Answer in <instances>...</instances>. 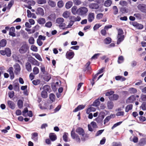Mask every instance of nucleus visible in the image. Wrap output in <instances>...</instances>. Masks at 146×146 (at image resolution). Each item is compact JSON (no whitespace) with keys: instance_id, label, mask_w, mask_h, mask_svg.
<instances>
[{"instance_id":"ea45409f","label":"nucleus","mask_w":146,"mask_h":146,"mask_svg":"<svg viewBox=\"0 0 146 146\" xmlns=\"http://www.w3.org/2000/svg\"><path fill=\"white\" fill-rule=\"evenodd\" d=\"M48 4L52 7H54L56 6V3L51 0H49L48 1Z\"/></svg>"},{"instance_id":"f03ea898","label":"nucleus","mask_w":146,"mask_h":146,"mask_svg":"<svg viewBox=\"0 0 146 146\" xmlns=\"http://www.w3.org/2000/svg\"><path fill=\"white\" fill-rule=\"evenodd\" d=\"M29 48L28 44H26L25 42H24L19 49V52L21 54H24L29 50Z\"/></svg>"},{"instance_id":"49530a36","label":"nucleus","mask_w":146,"mask_h":146,"mask_svg":"<svg viewBox=\"0 0 146 146\" xmlns=\"http://www.w3.org/2000/svg\"><path fill=\"white\" fill-rule=\"evenodd\" d=\"M51 87L52 90L55 92L57 90V88H56V85H55V83L53 82L51 83Z\"/></svg>"},{"instance_id":"c756f323","label":"nucleus","mask_w":146,"mask_h":146,"mask_svg":"<svg viewBox=\"0 0 146 146\" xmlns=\"http://www.w3.org/2000/svg\"><path fill=\"white\" fill-rule=\"evenodd\" d=\"M26 68L27 71L31 72L32 70L31 64L29 62H27L26 63Z\"/></svg>"},{"instance_id":"58836bf2","label":"nucleus","mask_w":146,"mask_h":146,"mask_svg":"<svg viewBox=\"0 0 146 146\" xmlns=\"http://www.w3.org/2000/svg\"><path fill=\"white\" fill-rule=\"evenodd\" d=\"M33 55L35 56V57L40 61H42V60L40 56L38 53H32Z\"/></svg>"},{"instance_id":"5fc2aeb1","label":"nucleus","mask_w":146,"mask_h":146,"mask_svg":"<svg viewBox=\"0 0 146 146\" xmlns=\"http://www.w3.org/2000/svg\"><path fill=\"white\" fill-rule=\"evenodd\" d=\"M71 135L72 138L73 139H75V138L78 135L76 134L74 131L73 129L71 132Z\"/></svg>"},{"instance_id":"f8f14e48","label":"nucleus","mask_w":146,"mask_h":146,"mask_svg":"<svg viewBox=\"0 0 146 146\" xmlns=\"http://www.w3.org/2000/svg\"><path fill=\"white\" fill-rule=\"evenodd\" d=\"M31 139L35 142H37L38 141V134L37 132H34L32 133Z\"/></svg>"},{"instance_id":"5701e85b","label":"nucleus","mask_w":146,"mask_h":146,"mask_svg":"<svg viewBox=\"0 0 146 146\" xmlns=\"http://www.w3.org/2000/svg\"><path fill=\"white\" fill-rule=\"evenodd\" d=\"M47 18L50 21H54L56 18V15L55 13H52L49 15Z\"/></svg>"},{"instance_id":"c9c22d12","label":"nucleus","mask_w":146,"mask_h":146,"mask_svg":"<svg viewBox=\"0 0 146 146\" xmlns=\"http://www.w3.org/2000/svg\"><path fill=\"white\" fill-rule=\"evenodd\" d=\"M14 90L16 91H19V85L18 83H15L14 86Z\"/></svg>"},{"instance_id":"a19ab883","label":"nucleus","mask_w":146,"mask_h":146,"mask_svg":"<svg viewBox=\"0 0 146 146\" xmlns=\"http://www.w3.org/2000/svg\"><path fill=\"white\" fill-rule=\"evenodd\" d=\"M42 89L43 90L46 91L47 92H50V86L48 85H46L44 86L43 87Z\"/></svg>"},{"instance_id":"37998d69","label":"nucleus","mask_w":146,"mask_h":146,"mask_svg":"<svg viewBox=\"0 0 146 146\" xmlns=\"http://www.w3.org/2000/svg\"><path fill=\"white\" fill-rule=\"evenodd\" d=\"M74 22V21H73L72 20H70V23H69L68 25L66 27L62 28V29L64 30L65 29H67L68 28L70 27L73 25Z\"/></svg>"},{"instance_id":"f704fd0d","label":"nucleus","mask_w":146,"mask_h":146,"mask_svg":"<svg viewBox=\"0 0 146 146\" xmlns=\"http://www.w3.org/2000/svg\"><path fill=\"white\" fill-rule=\"evenodd\" d=\"M49 99L52 102H53L55 101V96L53 93H50L49 96Z\"/></svg>"},{"instance_id":"09e8293b","label":"nucleus","mask_w":146,"mask_h":146,"mask_svg":"<svg viewBox=\"0 0 146 146\" xmlns=\"http://www.w3.org/2000/svg\"><path fill=\"white\" fill-rule=\"evenodd\" d=\"M143 111L146 110V102H143L142 103L140 107Z\"/></svg>"},{"instance_id":"603ef678","label":"nucleus","mask_w":146,"mask_h":146,"mask_svg":"<svg viewBox=\"0 0 146 146\" xmlns=\"http://www.w3.org/2000/svg\"><path fill=\"white\" fill-rule=\"evenodd\" d=\"M29 61L31 63L33 64L34 65L35 63V59L32 56H31L30 57H29L28 58Z\"/></svg>"},{"instance_id":"7c9ffc66","label":"nucleus","mask_w":146,"mask_h":146,"mask_svg":"<svg viewBox=\"0 0 146 146\" xmlns=\"http://www.w3.org/2000/svg\"><path fill=\"white\" fill-rule=\"evenodd\" d=\"M46 22L45 19L43 18H40L37 21V22L40 24H44Z\"/></svg>"},{"instance_id":"4c0bfd02","label":"nucleus","mask_w":146,"mask_h":146,"mask_svg":"<svg viewBox=\"0 0 146 146\" xmlns=\"http://www.w3.org/2000/svg\"><path fill=\"white\" fill-rule=\"evenodd\" d=\"M64 21V19L63 18H58L56 19V23L58 24H61Z\"/></svg>"},{"instance_id":"412c9836","label":"nucleus","mask_w":146,"mask_h":146,"mask_svg":"<svg viewBox=\"0 0 146 146\" xmlns=\"http://www.w3.org/2000/svg\"><path fill=\"white\" fill-rule=\"evenodd\" d=\"M7 104L9 108L11 109L14 110L15 108V104L14 103L10 100L7 101Z\"/></svg>"},{"instance_id":"79ce46f5","label":"nucleus","mask_w":146,"mask_h":146,"mask_svg":"<svg viewBox=\"0 0 146 146\" xmlns=\"http://www.w3.org/2000/svg\"><path fill=\"white\" fill-rule=\"evenodd\" d=\"M68 134L67 133L65 132L64 133V135H63V140L66 142L68 141Z\"/></svg>"},{"instance_id":"6e6d98bb","label":"nucleus","mask_w":146,"mask_h":146,"mask_svg":"<svg viewBox=\"0 0 146 146\" xmlns=\"http://www.w3.org/2000/svg\"><path fill=\"white\" fill-rule=\"evenodd\" d=\"M64 5L63 2L62 0L59 1L57 3V6L59 8H61Z\"/></svg>"},{"instance_id":"13d9d810","label":"nucleus","mask_w":146,"mask_h":146,"mask_svg":"<svg viewBox=\"0 0 146 146\" xmlns=\"http://www.w3.org/2000/svg\"><path fill=\"white\" fill-rule=\"evenodd\" d=\"M29 42L31 44H33L35 42V39L33 37H31L29 39Z\"/></svg>"},{"instance_id":"1a4fd4ad","label":"nucleus","mask_w":146,"mask_h":146,"mask_svg":"<svg viewBox=\"0 0 146 146\" xmlns=\"http://www.w3.org/2000/svg\"><path fill=\"white\" fill-rule=\"evenodd\" d=\"M76 132L78 133L80 135H81L82 136L84 135L85 131L83 129L82 127H77L76 130Z\"/></svg>"},{"instance_id":"f257e3e1","label":"nucleus","mask_w":146,"mask_h":146,"mask_svg":"<svg viewBox=\"0 0 146 146\" xmlns=\"http://www.w3.org/2000/svg\"><path fill=\"white\" fill-rule=\"evenodd\" d=\"M105 115V113L103 111H101L100 113L98 116L94 120L96 121L100 125L102 126L103 125V119Z\"/></svg>"},{"instance_id":"393cba45","label":"nucleus","mask_w":146,"mask_h":146,"mask_svg":"<svg viewBox=\"0 0 146 146\" xmlns=\"http://www.w3.org/2000/svg\"><path fill=\"white\" fill-rule=\"evenodd\" d=\"M111 38L110 37H108L104 40V42L106 44H108L111 43Z\"/></svg>"},{"instance_id":"f3484780","label":"nucleus","mask_w":146,"mask_h":146,"mask_svg":"<svg viewBox=\"0 0 146 146\" xmlns=\"http://www.w3.org/2000/svg\"><path fill=\"white\" fill-rule=\"evenodd\" d=\"M89 7L92 9H98L99 8V6L96 3H92L89 5Z\"/></svg>"},{"instance_id":"4d7b16f0","label":"nucleus","mask_w":146,"mask_h":146,"mask_svg":"<svg viewBox=\"0 0 146 146\" xmlns=\"http://www.w3.org/2000/svg\"><path fill=\"white\" fill-rule=\"evenodd\" d=\"M31 49L34 51V52H37L38 51V49L37 47L35 46V45H32L31 46Z\"/></svg>"},{"instance_id":"a211bd4d","label":"nucleus","mask_w":146,"mask_h":146,"mask_svg":"<svg viewBox=\"0 0 146 146\" xmlns=\"http://www.w3.org/2000/svg\"><path fill=\"white\" fill-rule=\"evenodd\" d=\"M85 106L83 105H78L73 111V112H76L78 111L83 109L85 107Z\"/></svg>"},{"instance_id":"9d476101","label":"nucleus","mask_w":146,"mask_h":146,"mask_svg":"<svg viewBox=\"0 0 146 146\" xmlns=\"http://www.w3.org/2000/svg\"><path fill=\"white\" fill-rule=\"evenodd\" d=\"M136 100V97L134 95H132L129 97L126 100V103H131L133 102Z\"/></svg>"},{"instance_id":"473e14b6","label":"nucleus","mask_w":146,"mask_h":146,"mask_svg":"<svg viewBox=\"0 0 146 146\" xmlns=\"http://www.w3.org/2000/svg\"><path fill=\"white\" fill-rule=\"evenodd\" d=\"M100 103L99 99L98 98L94 101L92 106L95 107L98 106L100 105Z\"/></svg>"},{"instance_id":"a878e982","label":"nucleus","mask_w":146,"mask_h":146,"mask_svg":"<svg viewBox=\"0 0 146 146\" xmlns=\"http://www.w3.org/2000/svg\"><path fill=\"white\" fill-rule=\"evenodd\" d=\"M114 106V104L113 102L108 101L107 103V107L109 110H111Z\"/></svg>"},{"instance_id":"4be33fe9","label":"nucleus","mask_w":146,"mask_h":146,"mask_svg":"<svg viewBox=\"0 0 146 146\" xmlns=\"http://www.w3.org/2000/svg\"><path fill=\"white\" fill-rule=\"evenodd\" d=\"M77 9V7L76 6H73L71 9L72 13L74 15H75L76 14H78V9Z\"/></svg>"},{"instance_id":"864d4df0","label":"nucleus","mask_w":146,"mask_h":146,"mask_svg":"<svg viewBox=\"0 0 146 146\" xmlns=\"http://www.w3.org/2000/svg\"><path fill=\"white\" fill-rule=\"evenodd\" d=\"M100 53H98L94 54L91 58V60L96 59L98 58V56L101 54Z\"/></svg>"},{"instance_id":"2f4dec72","label":"nucleus","mask_w":146,"mask_h":146,"mask_svg":"<svg viewBox=\"0 0 146 146\" xmlns=\"http://www.w3.org/2000/svg\"><path fill=\"white\" fill-rule=\"evenodd\" d=\"M41 96L43 98H46L48 97V94L46 91L43 90L41 94Z\"/></svg>"},{"instance_id":"c85d7f7f","label":"nucleus","mask_w":146,"mask_h":146,"mask_svg":"<svg viewBox=\"0 0 146 146\" xmlns=\"http://www.w3.org/2000/svg\"><path fill=\"white\" fill-rule=\"evenodd\" d=\"M112 3L111 0H107L105 1L104 3V5L106 7L110 6Z\"/></svg>"},{"instance_id":"6ab92c4d","label":"nucleus","mask_w":146,"mask_h":146,"mask_svg":"<svg viewBox=\"0 0 146 146\" xmlns=\"http://www.w3.org/2000/svg\"><path fill=\"white\" fill-rule=\"evenodd\" d=\"M117 44H119L121 42H122L124 39V36L122 35V36H117Z\"/></svg>"},{"instance_id":"39448f33","label":"nucleus","mask_w":146,"mask_h":146,"mask_svg":"<svg viewBox=\"0 0 146 146\" xmlns=\"http://www.w3.org/2000/svg\"><path fill=\"white\" fill-rule=\"evenodd\" d=\"M138 9L141 12L146 13V5L144 4H140L137 6Z\"/></svg>"},{"instance_id":"de8ad7c7","label":"nucleus","mask_w":146,"mask_h":146,"mask_svg":"<svg viewBox=\"0 0 146 146\" xmlns=\"http://www.w3.org/2000/svg\"><path fill=\"white\" fill-rule=\"evenodd\" d=\"M113 9L114 10L113 14L114 15L117 14L118 11V9L116 6H114L113 7Z\"/></svg>"},{"instance_id":"c03bdc74","label":"nucleus","mask_w":146,"mask_h":146,"mask_svg":"<svg viewBox=\"0 0 146 146\" xmlns=\"http://www.w3.org/2000/svg\"><path fill=\"white\" fill-rule=\"evenodd\" d=\"M120 11L123 14L127 13L128 12V9H127L125 7H121L120 9Z\"/></svg>"},{"instance_id":"b1692460","label":"nucleus","mask_w":146,"mask_h":146,"mask_svg":"<svg viewBox=\"0 0 146 146\" xmlns=\"http://www.w3.org/2000/svg\"><path fill=\"white\" fill-rule=\"evenodd\" d=\"M72 5L73 3L71 1H69L66 3L65 7L67 9H69L72 6Z\"/></svg>"},{"instance_id":"ddd939ff","label":"nucleus","mask_w":146,"mask_h":146,"mask_svg":"<svg viewBox=\"0 0 146 146\" xmlns=\"http://www.w3.org/2000/svg\"><path fill=\"white\" fill-rule=\"evenodd\" d=\"M13 68L12 67H10L7 72H9L10 75V78L11 80H13L14 78V75L13 71Z\"/></svg>"},{"instance_id":"052dcab7","label":"nucleus","mask_w":146,"mask_h":146,"mask_svg":"<svg viewBox=\"0 0 146 146\" xmlns=\"http://www.w3.org/2000/svg\"><path fill=\"white\" fill-rule=\"evenodd\" d=\"M104 129H102L100 130H99L97 131L96 133L95 134V136H98L100 135H101L102 133L104 132Z\"/></svg>"},{"instance_id":"dca6fc26","label":"nucleus","mask_w":146,"mask_h":146,"mask_svg":"<svg viewBox=\"0 0 146 146\" xmlns=\"http://www.w3.org/2000/svg\"><path fill=\"white\" fill-rule=\"evenodd\" d=\"M49 137L52 141H54L57 139V136L54 133H50L49 134Z\"/></svg>"},{"instance_id":"6e6552de","label":"nucleus","mask_w":146,"mask_h":146,"mask_svg":"<svg viewBox=\"0 0 146 146\" xmlns=\"http://www.w3.org/2000/svg\"><path fill=\"white\" fill-rule=\"evenodd\" d=\"M146 144V137L141 138L139 142L136 144V146H143Z\"/></svg>"},{"instance_id":"0e129e2a","label":"nucleus","mask_w":146,"mask_h":146,"mask_svg":"<svg viewBox=\"0 0 146 146\" xmlns=\"http://www.w3.org/2000/svg\"><path fill=\"white\" fill-rule=\"evenodd\" d=\"M82 137L81 138V139L82 141H85L86 140V139L88 138L89 137V135L88 134H86L84 135V136H82Z\"/></svg>"},{"instance_id":"aec40b11","label":"nucleus","mask_w":146,"mask_h":146,"mask_svg":"<svg viewBox=\"0 0 146 146\" xmlns=\"http://www.w3.org/2000/svg\"><path fill=\"white\" fill-rule=\"evenodd\" d=\"M119 97V96L117 94H113L112 96L109 97V98L110 100H116L118 99Z\"/></svg>"},{"instance_id":"338daca9","label":"nucleus","mask_w":146,"mask_h":146,"mask_svg":"<svg viewBox=\"0 0 146 146\" xmlns=\"http://www.w3.org/2000/svg\"><path fill=\"white\" fill-rule=\"evenodd\" d=\"M111 117L110 116H107L104 120V124H105L106 123L108 122L111 119Z\"/></svg>"},{"instance_id":"8fccbe9b","label":"nucleus","mask_w":146,"mask_h":146,"mask_svg":"<svg viewBox=\"0 0 146 146\" xmlns=\"http://www.w3.org/2000/svg\"><path fill=\"white\" fill-rule=\"evenodd\" d=\"M14 3V0H11L8 5L7 9H9L13 5Z\"/></svg>"},{"instance_id":"bf43d9fd","label":"nucleus","mask_w":146,"mask_h":146,"mask_svg":"<svg viewBox=\"0 0 146 146\" xmlns=\"http://www.w3.org/2000/svg\"><path fill=\"white\" fill-rule=\"evenodd\" d=\"M129 90L130 91V93L134 94L137 93V91L136 89L133 88H130Z\"/></svg>"},{"instance_id":"69168bd1","label":"nucleus","mask_w":146,"mask_h":146,"mask_svg":"<svg viewBox=\"0 0 146 146\" xmlns=\"http://www.w3.org/2000/svg\"><path fill=\"white\" fill-rule=\"evenodd\" d=\"M32 83L35 85H37L38 84L40 83V80L39 79L34 80L32 81Z\"/></svg>"},{"instance_id":"4468645a","label":"nucleus","mask_w":146,"mask_h":146,"mask_svg":"<svg viewBox=\"0 0 146 146\" xmlns=\"http://www.w3.org/2000/svg\"><path fill=\"white\" fill-rule=\"evenodd\" d=\"M36 13L37 15H40L42 16H43L44 15V11L42 8L38 7L37 9Z\"/></svg>"},{"instance_id":"7ed1b4c3","label":"nucleus","mask_w":146,"mask_h":146,"mask_svg":"<svg viewBox=\"0 0 146 146\" xmlns=\"http://www.w3.org/2000/svg\"><path fill=\"white\" fill-rule=\"evenodd\" d=\"M0 53L3 56L6 55L7 57H10L11 54V50L9 48H5V50H1L0 51Z\"/></svg>"},{"instance_id":"680f3d73","label":"nucleus","mask_w":146,"mask_h":146,"mask_svg":"<svg viewBox=\"0 0 146 146\" xmlns=\"http://www.w3.org/2000/svg\"><path fill=\"white\" fill-rule=\"evenodd\" d=\"M102 25L100 23L96 24L93 27L94 31L96 30L101 26Z\"/></svg>"},{"instance_id":"20e7f679","label":"nucleus","mask_w":146,"mask_h":146,"mask_svg":"<svg viewBox=\"0 0 146 146\" xmlns=\"http://www.w3.org/2000/svg\"><path fill=\"white\" fill-rule=\"evenodd\" d=\"M78 15H84L86 14L88 11L87 8L85 7H81L78 9Z\"/></svg>"},{"instance_id":"2eb2a0df","label":"nucleus","mask_w":146,"mask_h":146,"mask_svg":"<svg viewBox=\"0 0 146 146\" xmlns=\"http://www.w3.org/2000/svg\"><path fill=\"white\" fill-rule=\"evenodd\" d=\"M27 17L29 18H31V17L33 18L36 19V16L35 15L34 13H32L29 10H27Z\"/></svg>"},{"instance_id":"0eeeda50","label":"nucleus","mask_w":146,"mask_h":146,"mask_svg":"<svg viewBox=\"0 0 146 146\" xmlns=\"http://www.w3.org/2000/svg\"><path fill=\"white\" fill-rule=\"evenodd\" d=\"M41 78L46 82H48L51 78V75L48 72H46L41 75Z\"/></svg>"},{"instance_id":"9b49d317","label":"nucleus","mask_w":146,"mask_h":146,"mask_svg":"<svg viewBox=\"0 0 146 146\" xmlns=\"http://www.w3.org/2000/svg\"><path fill=\"white\" fill-rule=\"evenodd\" d=\"M95 17L94 14L92 13H89L88 19L90 23L92 22L94 19Z\"/></svg>"},{"instance_id":"bb28decb","label":"nucleus","mask_w":146,"mask_h":146,"mask_svg":"<svg viewBox=\"0 0 146 146\" xmlns=\"http://www.w3.org/2000/svg\"><path fill=\"white\" fill-rule=\"evenodd\" d=\"M23 2L28 4H30L32 6L34 5L36 3L33 0H24L23 1Z\"/></svg>"},{"instance_id":"423d86ee","label":"nucleus","mask_w":146,"mask_h":146,"mask_svg":"<svg viewBox=\"0 0 146 146\" xmlns=\"http://www.w3.org/2000/svg\"><path fill=\"white\" fill-rule=\"evenodd\" d=\"M74 55V53L73 51L71 50H69L66 53V56L67 58L70 60L72 59Z\"/></svg>"},{"instance_id":"cd10ccee","label":"nucleus","mask_w":146,"mask_h":146,"mask_svg":"<svg viewBox=\"0 0 146 146\" xmlns=\"http://www.w3.org/2000/svg\"><path fill=\"white\" fill-rule=\"evenodd\" d=\"M7 42L6 40L4 39H2L0 41V46L1 47H4L7 44Z\"/></svg>"},{"instance_id":"a18cd8bd","label":"nucleus","mask_w":146,"mask_h":146,"mask_svg":"<svg viewBox=\"0 0 146 146\" xmlns=\"http://www.w3.org/2000/svg\"><path fill=\"white\" fill-rule=\"evenodd\" d=\"M124 60V58L123 56H121L119 57L118 59L117 62L118 64L123 63Z\"/></svg>"},{"instance_id":"e433bc0d","label":"nucleus","mask_w":146,"mask_h":146,"mask_svg":"<svg viewBox=\"0 0 146 146\" xmlns=\"http://www.w3.org/2000/svg\"><path fill=\"white\" fill-rule=\"evenodd\" d=\"M17 105L20 109L22 108L23 106V102L22 100L19 99L17 102Z\"/></svg>"},{"instance_id":"e2e57ef3","label":"nucleus","mask_w":146,"mask_h":146,"mask_svg":"<svg viewBox=\"0 0 146 146\" xmlns=\"http://www.w3.org/2000/svg\"><path fill=\"white\" fill-rule=\"evenodd\" d=\"M8 94L9 97L10 98H11L14 96L15 93L13 91H10L8 92Z\"/></svg>"},{"instance_id":"72a5a7b5","label":"nucleus","mask_w":146,"mask_h":146,"mask_svg":"<svg viewBox=\"0 0 146 146\" xmlns=\"http://www.w3.org/2000/svg\"><path fill=\"white\" fill-rule=\"evenodd\" d=\"M71 14V13L68 11H66L64 12L63 14V17L64 18H67L69 17V15Z\"/></svg>"},{"instance_id":"774afa93","label":"nucleus","mask_w":146,"mask_h":146,"mask_svg":"<svg viewBox=\"0 0 146 146\" xmlns=\"http://www.w3.org/2000/svg\"><path fill=\"white\" fill-rule=\"evenodd\" d=\"M52 25V23L50 21H48L46 23L45 25V26L49 28L51 27Z\"/></svg>"},{"instance_id":"3c124183","label":"nucleus","mask_w":146,"mask_h":146,"mask_svg":"<svg viewBox=\"0 0 146 146\" xmlns=\"http://www.w3.org/2000/svg\"><path fill=\"white\" fill-rule=\"evenodd\" d=\"M33 71L34 74L36 75L39 72V70L38 68L37 67H35L34 68Z\"/></svg>"}]
</instances>
